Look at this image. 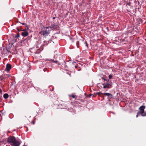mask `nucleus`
Here are the masks:
<instances>
[{"label":"nucleus","mask_w":146,"mask_h":146,"mask_svg":"<svg viewBox=\"0 0 146 146\" xmlns=\"http://www.w3.org/2000/svg\"><path fill=\"white\" fill-rule=\"evenodd\" d=\"M52 60L53 62L55 63L56 64L57 63L59 67H60V66H59L60 65H61V64H63V63L64 62H65L64 60H61V61H62V62L58 61V60L55 61L54 60Z\"/></svg>","instance_id":"nucleus-5"},{"label":"nucleus","mask_w":146,"mask_h":146,"mask_svg":"<svg viewBox=\"0 0 146 146\" xmlns=\"http://www.w3.org/2000/svg\"><path fill=\"white\" fill-rule=\"evenodd\" d=\"M97 94L98 95H99L100 94H102L101 92H98L97 93Z\"/></svg>","instance_id":"nucleus-21"},{"label":"nucleus","mask_w":146,"mask_h":146,"mask_svg":"<svg viewBox=\"0 0 146 146\" xmlns=\"http://www.w3.org/2000/svg\"><path fill=\"white\" fill-rule=\"evenodd\" d=\"M85 43H86V47H88V44L87 42L86 41L85 42Z\"/></svg>","instance_id":"nucleus-26"},{"label":"nucleus","mask_w":146,"mask_h":146,"mask_svg":"<svg viewBox=\"0 0 146 146\" xmlns=\"http://www.w3.org/2000/svg\"><path fill=\"white\" fill-rule=\"evenodd\" d=\"M51 27L52 28H53L54 29H56L58 27V26L57 25L52 24L51 25Z\"/></svg>","instance_id":"nucleus-8"},{"label":"nucleus","mask_w":146,"mask_h":146,"mask_svg":"<svg viewBox=\"0 0 146 146\" xmlns=\"http://www.w3.org/2000/svg\"><path fill=\"white\" fill-rule=\"evenodd\" d=\"M102 85L103 86V88L104 89L110 88L112 86L111 83H110L109 81L104 82L102 84Z\"/></svg>","instance_id":"nucleus-1"},{"label":"nucleus","mask_w":146,"mask_h":146,"mask_svg":"<svg viewBox=\"0 0 146 146\" xmlns=\"http://www.w3.org/2000/svg\"><path fill=\"white\" fill-rule=\"evenodd\" d=\"M76 44L77 47L79 48V41H77L76 42Z\"/></svg>","instance_id":"nucleus-14"},{"label":"nucleus","mask_w":146,"mask_h":146,"mask_svg":"<svg viewBox=\"0 0 146 146\" xmlns=\"http://www.w3.org/2000/svg\"><path fill=\"white\" fill-rule=\"evenodd\" d=\"M22 24L23 25L25 26L26 27H27V28L28 29V25H27V24L26 23H22Z\"/></svg>","instance_id":"nucleus-17"},{"label":"nucleus","mask_w":146,"mask_h":146,"mask_svg":"<svg viewBox=\"0 0 146 146\" xmlns=\"http://www.w3.org/2000/svg\"><path fill=\"white\" fill-rule=\"evenodd\" d=\"M103 95H105L106 96H109V97H110V98H111L112 97V95L110 93H104L103 94Z\"/></svg>","instance_id":"nucleus-10"},{"label":"nucleus","mask_w":146,"mask_h":146,"mask_svg":"<svg viewBox=\"0 0 146 146\" xmlns=\"http://www.w3.org/2000/svg\"><path fill=\"white\" fill-rule=\"evenodd\" d=\"M50 30H44L39 32V34L44 37L47 36L50 33Z\"/></svg>","instance_id":"nucleus-2"},{"label":"nucleus","mask_w":146,"mask_h":146,"mask_svg":"<svg viewBox=\"0 0 146 146\" xmlns=\"http://www.w3.org/2000/svg\"><path fill=\"white\" fill-rule=\"evenodd\" d=\"M55 19V17H53V19Z\"/></svg>","instance_id":"nucleus-31"},{"label":"nucleus","mask_w":146,"mask_h":146,"mask_svg":"<svg viewBox=\"0 0 146 146\" xmlns=\"http://www.w3.org/2000/svg\"><path fill=\"white\" fill-rule=\"evenodd\" d=\"M11 69V65L9 64H7L6 65V70L8 71H9Z\"/></svg>","instance_id":"nucleus-7"},{"label":"nucleus","mask_w":146,"mask_h":146,"mask_svg":"<svg viewBox=\"0 0 146 146\" xmlns=\"http://www.w3.org/2000/svg\"><path fill=\"white\" fill-rule=\"evenodd\" d=\"M23 146H27L25 145H24Z\"/></svg>","instance_id":"nucleus-33"},{"label":"nucleus","mask_w":146,"mask_h":146,"mask_svg":"<svg viewBox=\"0 0 146 146\" xmlns=\"http://www.w3.org/2000/svg\"><path fill=\"white\" fill-rule=\"evenodd\" d=\"M102 79L104 80V82H105V81L107 82V81H109V80L107 79H106L104 77H103L102 78Z\"/></svg>","instance_id":"nucleus-12"},{"label":"nucleus","mask_w":146,"mask_h":146,"mask_svg":"<svg viewBox=\"0 0 146 146\" xmlns=\"http://www.w3.org/2000/svg\"><path fill=\"white\" fill-rule=\"evenodd\" d=\"M16 140V138L15 137L13 136H10L8 138L7 141L11 145Z\"/></svg>","instance_id":"nucleus-3"},{"label":"nucleus","mask_w":146,"mask_h":146,"mask_svg":"<svg viewBox=\"0 0 146 146\" xmlns=\"http://www.w3.org/2000/svg\"><path fill=\"white\" fill-rule=\"evenodd\" d=\"M19 36H19V34H17V35L16 36V37H19Z\"/></svg>","instance_id":"nucleus-25"},{"label":"nucleus","mask_w":146,"mask_h":146,"mask_svg":"<svg viewBox=\"0 0 146 146\" xmlns=\"http://www.w3.org/2000/svg\"><path fill=\"white\" fill-rule=\"evenodd\" d=\"M138 114H139V113H138H138L137 115H136V117H138Z\"/></svg>","instance_id":"nucleus-29"},{"label":"nucleus","mask_w":146,"mask_h":146,"mask_svg":"<svg viewBox=\"0 0 146 146\" xmlns=\"http://www.w3.org/2000/svg\"><path fill=\"white\" fill-rule=\"evenodd\" d=\"M2 91L1 89H0V93H2Z\"/></svg>","instance_id":"nucleus-30"},{"label":"nucleus","mask_w":146,"mask_h":146,"mask_svg":"<svg viewBox=\"0 0 146 146\" xmlns=\"http://www.w3.org/2000/svg\"><path fill=\"white\" fill-rule=\"evenodd\" d=\"M112 77V76L110 74V75H109V79H111Z\"/></svg>","instance_id":"nucleus-20"},{"label":"nucleus","mask_w":146,"mask_h":146,"mask_svg":"<svg viewBox=\"0 0 146 146\" xmlns=\"http://www.w3.org/2000/svg\"><path fill=\"white\" fill-rule=\"evenodd\" d=\"M101 84L100 83H98V84H97V86H100V85Z\"/></svg>","instance_id":"nucleus-27"},{"label":"nucleus","mask_w":146,"mask_h":146,"mask_svg":"<svg viewBox=\"0 0 146 146\" xmlns=\"http://www.w3.org/2000/svg\"><path fill=\"white\" fill-rule=\"evenodd\" d=\"M9 97V95L8 94H4V95H3V98H5V99H7V98H8V97Z\"/></svg>","instance_id":"nucleus-11"},{"label":"nucleus","mask_w":146,"mask_h":146,"mask_svg":"<svg viewBox=\"0 0 146 146\" xmlns=\"http://www.w3.org/2000/svg\"><path fill=\"white\" fill-rule=\"evenodd\" d=\"M78 64H77L76 65H75L74 66V67L76 68H78Z\"/></svg>","instance_id":"nucleus-23"},{"label":"nucleus","mask_w":146,"mask_h":146,"mask_svg":"<svg viewBox=\"0 0 146 146\" xmlns=\"http://www.w3.org/2000/svg\"><path fill=\"white\" fill-rule=\"evenodd\" d=\"M21 35L25 37L28 35V33L27 31H25L21 33Z\"/></svg>","instance_id":"nucleus-9"},{"label":"nucleus","mask_w":146,"mask_h":146,"mask_svg":"<svg viewBox=\"0 0 146 146\" xmlns=\"http://www.w3.org/2000/svg\"><path fill=\"white\" fill-rule=\"evenodd\" d=\"M51 27V25L50 26H49L48 27H45L44 28H46V29H48V28H52V27Z\"/></svg>","instance_id":"nucleus-19"},{"label":"nucleus","mask_w":146,"mask_h":146,"mask_svg":"<svg viewBox=\"0 0 146 146\" xmlns=\"http://www.w3.org/2000/svg\"><path fill=\"white\" fill-rule=\"evenodd\" d=\"M145 108V106H142L140 107L139 108V110L140 111L138 112V113L140 114L143 113L144 111V109Z\"/></svg>","instance_id":"nucleus-4"},{"label":"nucleus","mask_w":146,"mask_h":146,"mask_svg":"<svg viewBox=\"0 0 146 146\" xmlns=\"http://www.w3.org/2000/svg\"><path fill=\"white\" fill-rule=\"evenodd\" d=\"M77 70L79 71H80L81 70V69L80 68L79 66H78V68H77Z\"/></svg>","instance_id":"nucleus-24"},{"label":"nucleus","mask_w":146,"mask_h":146,"mask_svg":"<svg viewBox=\"0 0 146 146\" xmlns=\"http://www.w3.org/2000/svg\"><path fill=\"white\" fill-rule=\"evenodd\" d=\"M140 114L142 116H146V112H145L144 111L143 113H141Z\"/></svg>","instance_id":"nucleus-13"},{"label":"nucleus","mask_w":146,"mask_h":146,"mask_svg":"<svg viewBox=\"0 0 146 146\" xmlns=\"http://www.w3.org/2000/svg\"><path fill=\"white\" fill-rule=\"evenodd\" d=\"M20 144L21 143L19 141L16 140L11 144V145L12 146H19Z\"/></svg>","instance_id":"nucleus-6"},{"label":"nucleus","mask_w":146,"mask_h":146,"mask_svg":"<svg viewBox=\"0 0 146 146\" xmlns=\"http://www.w3.org/2000/svg\"><path fill=\"white\" fill-rule=\"evenodd\" d=\"M111 113H113V114H115V113H114V112H111Z\"/></svg>","instance_id":"nucleus-32"},{"label":"nucleus","mask_w":146,"mask_h":146,"mask_svg":"<svg viewBox=\"0 0 146 146\" xmlns=\"http://www.w3.org/2000/svg\"><path fill=\"white\" fill-rule=\"evenodd\" d=\"M70 96L71 97L73 98H75V96L74 95H72Z\"/></svg>","instance_id":"nucleus-22"},{"label":"nucleus","mask_w":146,"mask_h":146,"mask_svg":"<svg viewBox=\"0 0 146 146\" xmlns=\"http://www.w3.org/2000/svg\"><path fill=\"white\" fill-rule=\"evenodd\" d=\"M4 79V77L3 76H0V81Z\"/></svg>","instance_id":"nucleus-18"},{"label":"nucleus","mask_w":146,"mask_h":146,"mask_svg":"<svg viewBox=\"0 0 146 146\" xmlns=\"http://www.w3.org/2000/svg\"><path fill=\"white\" fill-rule=\"evenodd\" d=\"M17 31H20V30H19V29L17 28Z\"/></svg>","instance_id":"nucleus-28"},{"label":"nucleus","mask_w":146,"mask_h":146,"mask_svg":"<svg viewBox=\"0 0 146 146\" xmlns=\"http://www.w3.org/2000/svg\"><path fill=\"white\" fill-rule=\"evenodd\" d=\"M44 42L45 43L44 44H43V45H47L48 44V41H44Z\"/></svg>","instance_id":"nucleus-15"},{"label":"nucleus","mask_w":146,"mask_h":146,"mask_svg":"<svg viewBox=\"0 0 146 146\" xmlns=\"http://www.w3.org/2000/svg\"><path fill=\"white\" fill-rule=\"evenodd\" d=\"M43 70L44 72H45L47 70V72H48V70L47 68H45L43 69Z\"/></svg>","instance_id":"nucleus-16"}]
</instances>
